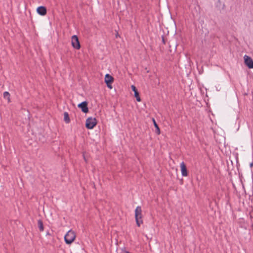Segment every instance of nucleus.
<instances>
[{
  "instance_id": "nucleus-4",
  "label": "nucleus",
  "mask_w": 253,
  "mask_h": 253,
  "mask_svg": "<svg viewBox=\"0 0 253 253\" xmlns=\"http://www.w3.org/2000/svg\"><path fill=\"white\" fill-rule=\"evenodd\" d=\"M72 46L77 49H80L81 45L78 38L77 36L74 35L72 37Z\"/></svg>"
},
{
  "instance_id": "nucleus-15",
  "label": "nucleus",
  "mask_w": 253,
  "mask_h": 253,
  "mask_svg": "<svg viewBox=\"0 0 253 253\" xmlns=\"http://www.w3.org/2000/svg\"><path fill=\"white\" fill-rule=\"evenodd\" d=\"M107 84V86H108V87H109V88H112V86L111 85V84Z\"/></svg>"
},
{
  "instance_id": "nucleus-19",
  "label": "nucleus",
  "mask_w": 253,
  "mask_h": 253,
  "mask_svg": "<svg viewBox=\"0 0 253 253\" xmlns=\"http://www.w3.org/2000/svg\"><path fill=\"white\" fill-rule=\"evenodd\" d=\"M126 253H129V252H126Z\"/></svg>"
},
{
  "instance_id": "nucleus-11",
  "label": "nucleus",
  "mask_w": 253,
  "mask_h": 253,
  "mask_svg": "<svg viewBox=\"0 0 253 253\" xmlns=\"http://www.w3.org/2000/svg\"><path fill=\"white\" fill-rule=\"evenodd\" d=\"M64 120L66 123H69L70 122L69 114L67 112L64 113Z\"/></svg>"
},
{
  "instance_id": "nucleus-12",
  "label": "nucleus",
  "mask_w": 253,
  "mask_h": 253,
  "mask_svg": "<svg viewBox=\"0 0 253 253\" xmlns=\"http://www.w3.org/2000/svg\"><path fill=\"white\" fill-rule=\"evenodd\" d=\"M153 123H154V125L156 128V132L158 134H159L160 133V129L159 127V126L158 125V124H157V123L156 122L155 120L154 119H153Z\"/></svg>"
},
{
  "instance_id": "nucleus-16",
  "label": "nucleus",
  "mask_w": 253,
  "mask_h": 253,
  "mask_svg": "<svg viewBox=\"0 0 253 253\" xmlns=\"http://www.w3.org/2000/svg\"><path fill=\"white\" fill-rule=\"evenodd\" d=\"M250 166L252 167H253V163H252L251 164H250Z\"/></svg>"
},
{
  "instance_id": "nucleus-1",
  "label": "nucleus",
  "mask_w": 253,
  "mask_h": 253,
  "mask_svg": "<svg viewBox=\"0 0 253 253\" xmlns=\"http://www.w3.org/2000/svg\"><path fill=\"white\" fill-rule=\"evenodd\" d=\"M76 238L75 233L72 230H69L64 237L65 241L67 244H71Z\"/></svg>"
},
{
  "instance_id": "nucleus-8",
  "label": "nucleus",
  "mask_w": 253,
  "mask_h": 253,
  "mask_svg": "<svg viewBox=\"0 0 253 253\" xmlns=\"http://www.w3.org/2000/svg\"><path fill=\"white\" fill-rule=\"evenodd\" d=\"M180 168H181V173L182 176H186L188 174L187 173V170L186 167L184 163V162H182L180 164Z\"/></svg>"
},
{
  "instance_id": "nucleus-14",
  "label": "nucleus",
  "mask_w": 253,
  "mask_h": 253,
  "mask_svg": "<svg viewBox=\"0 0 253 253\" xmlns=\"http://www.w3.org/2000/svg\"><path fill=\"white\" fill-rule=\"evenodd\" d=\"M3 97L7 99L8 102L10 101V94L7 91H5L3 93Z\"/></svg>"
},
{
  "instance_id": "nucleus-2",
  "label": "nucleus",
  "mask_w": 253,
  "mask_h": 253,
  "mask_svg": "<svg viewBox=\"0 0 253 253\" xmlns=\"http://www.w3.org/2000/svg\"><path fill=\"white\" fill-rule=\"evenodd\" d=\"M135 218L137 225L139 226L142 223V210L140 206L137 207L135 210Z\"/></svg>"
},
{
  "instance_id": "nucleus-13",
  "label": "nucleus",
  "mask_w": 253,
  "mask_h": 253,
  "mask_svg": "<svg viewBox=\"0 0 253 253\" xmlns=\"http://www.w3.org/2000/svg\"><path fill=\"white\" fill-rule=\"evenodd\" d=\"M38 225L40 231H42L43 230V225L42 222L41 220H38Z\"/></svg>"
},
{
  "instance_id": "nucleus-18",
  "label": "nucleus",
  "mask_w": 253,
  "mask_h": 253,
  "mask_svg": "<svg viewBox=\"0 0 253 253\" xmlns=\"http://www.w3.org/2000/svg\"><path fill=\"white\" fill-rule=\"evenodd\" d=\"M163 42L164 43H165V40H164V38H163Z\"/></svg>"
},
{
  "instance_id": "nucleus-9",
  "label": "nucleus",
  "mask_w": 253,
  "mask_h": 253,
  "mask_svg": "<svg viewBox=\"0 0 253 253\" xmlns=\"http://www.w3.org/2000/svg\"><path fill=\"white\" fill-rule=\"evenodd\" d=\"M131 87L134 92V96L136 97L137 101L140 102L141 101V99L140 97H139V92H138L136 88L133 85H132Z\"/></svg>"
},
{
  "instance_id": "nucleus-6",
  "label": "nucleus",
  "mask_w": 253,
  "mask_h": 253,
  "mask_svg": "<svg viewBox=\"0 0 253 253\" xmlns=\"http://www.w3.org/2000/svg\"><path fill=\"white\" fill-rule=\"evenodd\" d=\"M78 107L80 108L84 113H86L88 112L87 102L86 101H84L78 104Z\"/></svg>"
},
{
  "instance_id": "nucleus-3",
  "label": "nucleus",
  "mask_w": 253,
  "mask_h": 253,
  "mask_svg": "<svg viewBox=\"0 0 253 253\" xmlns=\"http://www.w3.org/2000/svg\"><path fill=\"white\" fill-rule=\"evenodd\" d=\"M96 119L90 117L86 119L85 126L88 129H92L96 126Z\"/></svg>"
},
{
  "instance_id": "nucleus-5",
  "label": "nucleus",
  "mask_w": 253,
  "mask_h": 253,
  "mask_svg": "<svg viewBox=\"0 0 253 253\" xmlns=\"http://www.w3.org/2000/svg\"><path fill=\"white\" fill-rule=\"evenodd\" d=\"M244 58L245 63L248 67L250 69H253V60L252 59L247 55H245Z\"/></svg>"
},
{
  "instance_id": "nucleus-7",
  "label": "nucleus",
  "mask_w": 253,
  "mask_h": 253,
  "mask_svg": "<svg viewBox=\"0 0 253 253\" xmlns=\"http://www.w3.org/2000/svg\"><path fill=\"white\" fill-rule=\"evenodd\" d=\"M37 12L41 15L44 16L46 14V9L45 7L41 6L37 8Z\"/></svg>"
},
{
  "instance_id": "nucleus-17",
  "label": "nucleus",
  "mask_w": 253,
  "mask_h": 253,
  "mask_svg": "<svg viewBox=\"0 0 253 253\" xmlns=\"http://www.w3.org/2000/svg\"><path fill=\"white\" fill-rule=\"evenodd\" d=\"M84 160L86 161V159H85V157L84 155Z\"/></svg>"
},
{
  "instance_id": "nucleus-10",
  "label": "nucleus",
  "mask_w": 253,
  "mask_h": 253,
  "mask_svg": "<svg viewBox=\"0 0 253 253\" xmlns=\"http://www.w3.org/2000/svg\"><path fill=\"white\" fill-rule=\"evenodd\" d=\"M114 79L113 78L110 76L109 74H106L105 77V82L106 84H112L113 82Z\"/></svg>"
}]
</instances>
